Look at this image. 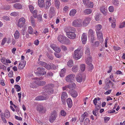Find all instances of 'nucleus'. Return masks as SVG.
I'll list each match as a JSON object with an SVG mask.
<instances>
[{
  "label": "nucleus",
  "mask_w": 125,
  "mask_h": 125,
  "mask_svg": "<svg viewBox=\"0 0 125 125\" xmlns=\"http://www.w3.org/2000/svg\"><path fill=\"white\" fill-rule=\"evenodd\" d=\"M37 110L38 111L42 113H44L46 111V109L41 104L38 105L37 106Z\"/></svg>",
  "instance_id": "9b49d317"
},
{
  "label": "nucleus",
  "mask_w": 125,
  "mask_h": 125,
  "mask_svg": "<svg viewBox=\"0 0 125 125\" xmlns=\"http://www.w3.org/2000/svg\"><path fill=\"white\" fill-rule=\"evenodd\" d=\"M78 66L77 65L74 66L72 68V70L74 72H76L78 70Z\"/></svg>",
  "instance_id": "79ce46f5"
},
{
  "label": "nucleus",
  "mask_w": 125,
  "mask_h": 125,
  "mask_svg": "<svg viewBox=\"0 0 125 125\" xmlns=\"http://www.w3.org/2000/svg\"><path fill=\"white\" fill-rule=\"evenodd\" d=\"M4 115L5 117L8 118L10 116V115L9 112L8 110H6L4 114Z\"/></svg>",
  "instance_id": "c9c22d12"
},
{
  "label": "nucleus",
  "mask_w": 125,
  "mask_h": 125,
  "mask_svg": "<svg viewBox=\"0 0 125 125\" xmlns=\"http://www.w3.org/2000/svg\"><path fill=\"white\" fill-rule=\"evenodd\" d=\"M34 17V18H36L37 15V10H34L33 12H32Z\"/></svg>",
  "instance_id": "5fc2aeb1"
},
{
  "label": "nucleus",
  "mask_w": 125,
  "mask_h": 125,
  "mask_svg": "<svg viewBox=\"0 0 125 125\" xmlns=\"http://www.w3.org/2000/svg\"><path fill=\"white\" fill-rule=\"evenodd\" d=\"M81 50L80 48H79L74 51L73 57L75 59L78 60L80 59L83 55V52Z\"/></svg>",
  "instance_id": "f257e3e1"
},
{
  "label": "nucleus",
  "mask_w": 125,
  "mask_h": 125,
  "mask_svg": "<svg viewBox=\"0 0 125 125\" xmlns=\"http://www.w3.org/2000/svg\"><path fill=\"white\" fill-rule=\"evenodd\" d=\"M87 39L86 34L85 33H83L82 36V41L83 44H85L86 43Z\"/></svg>",
  "instance_id": "6ab92c4d"
},
{
  "label": "nucleus",
  "mask_w": 125,
  "mask_h": 125,
  "mask_svg": "<svg viewBox=\"0 0 125 125\" xmlns=\"http://www.w3.org/2000/svg\"><path fill=\"white\" fill-rule=\"evenodd\" d=\"M67 86L68 88L72 91L74 89L75 84V83L72 82Z\"/></svg>",
  "instance_id": "4be33fe9"
},
{
  "label": "nucleus",
  "mask_w": 125,
  "mask_h": 125,
  "mask_svg": "<svg viewBox=\"0 0 125 125\" xmlns=\"http://www.w3.org/2000/svg\"><path fill=\"white\" fill-rule=\"evenodd\" d=\"M38 63L39 65L43 66L44 67L47 64L46 63L42 61H39L38 62Z\"/></svg>",
  "instance_id": "49530a36"
},
{
  "label": "nucleus",
  "mask_w": 125,
  "mask_h": 125,
  "mask_svg": "<svg viewBox=\"0 0 125 125\" xmlns=\"http://www.w3.org/2000/svg\"><path fill=\"white\" fill-rule=\"evenodd\" d=\"M67 65L70 67L73 66V61L72 60H70L67 62Z\"/></svg>",
  "instance_id": "4c0bfd02"
},
{
  "label": "nucleus",
  "mask_w": 125,
  "mask_h": 125,
  "mask_svg": "<svg viewBox=\"0 0 125 125\" xmlns=\"http://www.w3.org/2000/svg\"><path fill=\"white\" fill-rule=\"evenodd\" d=\"M66 72L65 69H62L61 72L60 73V76L61 77H63L64 76Z\"/></svg>",
  "instance_id": "7c9ffc66"
},
{
  "label": "nucleus",
  "mask_w": 125,
  "mask_h": 125,
  "mask_svg": "<svg viewBox=\"0 0 125 125\" xmlns=\"http://www.w3.org/2000/svg\"><path fill=\"white\" fill-rule=\"evenodd\" d=\"M65 38L64 40V43H63L65 44H70L71 43V42L69 39L66 37Z\"/></svg>",
  "instance_id": "f704fd0d"
},
{
  "label": "nucleus",
  "mask_w": 125,
  "mask_h": 125,
  "mask_svg": "<svg viewBox=\"0 0 125 125\" xmlns=\"http://www.w3.org/2000/svg\"><path fill=\"white\" fill-rule=\"evenodd\" d=\"M54 86V85L52 83L46 85L44 87L45 91L49 94H51L53 93V90L52 88Z\"/></svg>",
  "instance_id": "f03ea898"
},
{
  "label": "nucleus",
  "mask_w": 125,
  "mask_h": 125,
  "mask_svg": "<svg viewBox=\"0 0 125 125\" xmlns=\"http://www.w3.org/2000/svg\"><path fill=\"white\" fill-rule=\"evenodd\" d=\"M92 59L90 60H86V63L89 65V68L91 70H92L94 68L93 65L91 64Z\"/></svg>",
  "instance_id": "5701e85b"
},
{
  "label": "nucleus",
  "mask_w": 125,
  "mask_h": 125,
  "mask_svg": "<svg viewBox=\"0 0 125 125\" xmlns=\"http://www.w3.org/2000/svg\"><path fill=\"white\" fill-rule=\"evenodd\" d=\"M91 18L89 17H86L83 22V25L84 26H87L90 23Z\"/></svg>",
  "instance_id": "dca6fc26"
},
{
  "label": "nucleus",
  "mask_w": 125,
  "mask_h": 125,
  "mask_svg": "<svg viewBox=\"0 0 125 125\" xmlns=\"http://www.w3.org/2000/svg\"><path fill=\"white\" fill-rule=\"evenodd\" d=\"M65 37L64 36L60 35L58 36L57 39L61 43H63L64 42V40Z\"/></svg>",
  "instance_id": "a211bd4d"
},
{
  "label": "nucleus",
  "mask_w": 125,
  "mask_h": 125,
  "mask_svg": "<svg viewBox=\"0 0 125 125\" xmlns=\"http://www.w3.org/2000/svg\"><path fill=\"white\" fill-rule=\"evenodd\" d=\"M114 49L116 51L119 50L121 49L120 47L117 46H114L113 47Z\"/></svg>",
  "instance_id": "680f3d73"
},
{
  "label": "nucleus",
  "mask_w": 125,
  "mask_h": 125,
  "mask_svg": "<svg viewBox=\"0 0 125 125\" xmlns=\"http://www.w3.org/2000/svg\"><path fill=\"white\" fill-rule=\"evenodd\" d=\"M10 15L12 16H17L18 15V12H14L11 13Z\"/></svg>",
  "instance_id": "603ef678"
},
{
  "label": "nucleus",
  "mask_w": 125,
  "mask_h": 125,
  "mask_svg": "<svg viewBox=\"0 0 125 125\" xmlns=\"http://www.w3.org/2000/svg\"><path fill=\"white\" fill-rule=\"evenodd\" d=\"M25 21V19L23 17L20 18L19 20L17 23L18 26L20 28L23 27Z\"/></svg>",
  "instance_id": "423d86ee"
},
{
  "label": "nucleus",
  "mask_w": 125,
  "mask_h": 125,
  "mask_svg": "<svg viewBox=\"0 0 125 125\" xmlns=\"http://www.w3.org/2000/svg\"><path fill=\"white\" fill-rule=\"evenodd\" d=\"M67 97L68 95L66 92H63L62 93L61 98L63 104L65 103V99Z\"/></svg>",
  "instance_id": "f8f14e48"
},
{
  "label": "nucleus",
  "mask_w": 125,
  "mask_h": 125,
  "mask_svg": "<svg viewBox=\"0 0 125 125\" xmlns=\"http://www.w3.org/2000/svg\"><path fill=\"white\" fill-rule=\"evenodd\" d=\"M75 76L73 74H70L66 76L65 78L66 81L68 83L71 82V81L74 79Z\"/></svg>",
  "instance_id": "0eeeda50"
},
{
  "label": "nucleus",
  "mask_w": 125,
  "mask_h": 125,
  "mask_svg": "<svg viewBox=\"0 0 125 125\" xmlns=\"http://www.w3.org/2000/svg\"><path fill=\"white\" fill-rule=\"evenodd\" d=\"M48 97L46 96H40L36 97L35 100H46L47 99Z\"/></svg>",
  "instance_id": "412c9836"
},
{
  "label": "nucleus",
  "mask_w": 125,
  "mask_h": 125,
  "mask_svg": "<svg viewBox=\"0 0 125 125\" xmlns=\"http://www.w3.org/2000/svg\"><path fill=\"white\" fill-rule=\"evenodd\" d=\"M14 37L15 39H18L20 36V34L18 31L16 30L14 34Z\"/></svg>",
  "instance_id": "72a5a7b5"
},
{
  "label": "nucleus",
  "mask_w": 125,
  "mask_h": 125,
  "mask_svg": "<svg viewBox=\"0 0 125 125\" xmlns=\"http://www.w3.org/2000/svg\"><path fill=\"white\" fill-rule=\"evenodd\" d=\"M38 4L41 8H43L44 5V0H38Z\"/></svg>",
  "instance_id": "cd10ccee"
},
{
  "label": "nucleus",
  "mask_w": 125,
  "mask_h": 125,
  "mask_svg": "<svg viewBox=\"0 0 125 125\" xmlns=\"http://www.w3.org/2000/svg\"><path fill=\"white\" fill-rule=\"evenodd\" d=\"M80 68L82 71H84L85 68V65L84 64H81L80 66Z\"/></svg>",
  "instance_id": "8fccbe9b"
},
{
  "label": "nucleus",
  "mask_w": 125,
  "mask_h": 125,
  "mask_svg": "<svg viewBox=\"0 0 125 125\" xmlns=\"http://www.w3.org/2000/svg\"><path fill=\"white\" fill-rule=\"evenodd\" d=\"M47 75L49 77H51L53 75V73L51 72H49L47 74Z\"/></svg>",
  "instance_id": "052dcab7"
},
{
  "label": "nucleus",
  "mask_w": 125,
  "mask_h": 125,
  "mask_svg": "<svg viewBox=\"0 0 125 125\" xmlns=\"http://www.w3.org/2000/svg\"><path fill=\"white\" fill-rule=\"evenodd\" d=\"M26 64V62L25 61L23 60V61H21L19 65L18 68L19 69H23L25 66Z\"/></svg>",
  "instance_id": "2eb2a0df"
},
{
  "label": "nucleus",
  "mask_w": 125,
  "mask_h": 125,
  "mask_svg": "<svg viewBox=\"0 0 125 125\" xmlns=\"http://www.w3.org/2000/svg\"><path fill=\"white\" fill-rule=\"evenodd\" d=\"M1 61L2 63L5 64H6V59L4 57H2L1 59Z\"/></svg>",
  "instance_id": "3c124183"
},
{
  "label": "nucleus",
  "mask_w": 125,
  "mask_h": 125,
  "mask_svg": "<svg viewBox=\"0 0 125 125\" xmlns=\"http://www.w3.org/2000/svg\"><path fill=\"white\" fill-rule=\"evenodd\" d=\"M50 47L56 52H59L61 51V49L58 47H57L55 44H52Z\"/></svg>",
  "instance_id": "f3484780"
},
{
  "label": "nucleus",
  "mask_w": 125,
  "mask_h": 125,
  "mask_svg": "<svg viewBox=\"0 0 125 125\" xmlns=\"http://www.w3.org/2000/svg\"><path fill=\"white\" fill-rule=\"evenodd\" d=\"M37 70L38 71L36 72L35 73L39 76H42L46 74V72L44 71L45 69L42 67H38Z\"/></svg>",
  "instance_id": "7ed1b4c3"
},
{
  "label": "nucleus",
  "mask_w": 125,
  "mask_h": 125,
  "mask_svg": "<svg viewBox=\"0 0 125 125\" xmlns=\"http://www.w3.org/2000/svg\"><path fill=\"white\" fill-rule=\"evenodd\" d=\"M101 12L104 15H106L107 12V10L106 8L102 6L100 8Z\"/></svg>",
  "instance_id": "aec40b11"
},
{
  "label": "nucleus",
  "mask_w": 125,
  "mask_h": 125,
  "mask_svg": "<svg viewBox=\"0 0 125 125\" xmlns=\"http://www.w3.org/2000/svg\"><path fill=\"white\" fill-rule=\"evenodd\" d=\"M125 27V21L121 23L119 26V27L120 28H122Z\"/></svg>",
  "instance_id": "bf43d9fd"
},
{
  "label": "nucleus",
  "mask_w": 125,
  "mask_h": 125,
  "mask_svg": "<svg viewBox=\"0 0 125 125\" xmlns=\"http://www.w3.org/2000/svg\"><path fill=\"white\" fill-rule=\"evenodd\" d=\"M54 54L55 56L57 58H60L61 57V55L59 53L57 52H55Z\"/></svg>",
  "instance_id": "338daca9"
},
{
  "label": "nucleus",
  "mask_w": 125,
  "mask_h": 125,
  "mask_svg": "<svg viewBox=\"0 0 125 125\" xmlns=\"http://www.w3.org/2000/svg\"><path fill=\"white\" fill-rule=\"evenodd\" d=\"M49 11V15L52 18L55 15V13L54 7H51L50 8Z\"/></svg>",
  "instance_id": "4468645a"
},
{
  "label": "nucleus",
  "mask_w": 125,
  "mask_h": 125,
  "mask_svg": "<svg viewBox=\"0 0 125 125\" xmlns=\"http://www.w3.org/2000/svg\"><path fill=\"white\" fill-rule=\"evenodd\" d=\"M90 122V121L88 118H86L84 121V125H87Z\"/></svg>",
  "instance_id": "6e6d98bb"
},
{
  "label": "nucleus",
  "mask_w": 125,
  "mask_h": 125,
  "mask_svg": "<svg viewBox=\"0 0 125 125\" xmlns=\"http://www.w3.org/2000/svg\"><path fill=\"white\" fill-rule=\"evenodd\" d=\"M61 114L62 116H65L66 115V113L63 110H62L61 111Z\"/></svg>",
  "instance_id": "0e129e2a"
},
{
  "label": "nucleus",
  "mask_w": 125,
  "mask_h": 125,
  "mask_svg": "<svg viewBox=\"0 0 125 125\" xmlns=\"http://www.w3.org/2000/svg\"><path fill=\"white\" fill-rule=\"evenodd\" d=\"M76 12L77 11L75 9H72L70 11L69 15L71 16H73L75 15Z\"/></svg>",
  "instance_id": "473e14b6"
},
{
  "label": "nucleus",
  "mask_w": 125,
  "mask_h": 125,
  "mask_svg": "<svg viewBox=\"0 0 125 125\" xmlns=\"http://www.w3.org/2000/svg\"><path fill=\"white\" fill-rule=\"evenodd\" d=\"M84 5L86 7L89 8H92L93 7L94 4L93 3L90 1L85 4Z\"/></svg>",
  "instance_id": "bb28decb"
},
{
  "label": "nucleus",
  "mask_w": 125,
  "mask_h": 125,
  "mask_svg": "<svg viewBox=\"0 0 125 125\" xmlns=\"http://www.w3.org/2000/svg\"><path fill=\"white\" fill-rule=\"evenodd\" d=\"M110 118L108 117H105L104 118V121L105 123H107L110 119Z\"/></svg>",
  "instance_id": "774afa93"
},
{
  "label": "nucleus",
  "mask_w": 125,
  "mask_h": 125,
  "mask_svg": "<svg viewBox=\"0 0 125 125\" xmlns=\"http://www.w3.org/2000/svg\"><path fill=\"white\" fill-rule=\"evenodd\" d=\"M38 63L39 65L43 66L44 67L47 64L46 63L42 61H39L38 62Z\"/></svg>",
  "instance_id": "de8ad7c7"
},
{
  "label": "nucleus",
  "mask_w": 125,
  "mask_h": 125,
  "mask_svg": "<svg viewBox=\"0 0 125 125\" xmlns=\"http://www.w3.org/2000/svg\"><path fill=\"white\" fill-rule=\"evenodd\" d=\"M64 30L66 32H75V30L73 27L68 26L66 27Z\"/></svg>",
  "instance_id": "ddd939ff"
},
{
  "label": "nucleus",
  "mask_w": 125,
  "mask_h": 125,
  "mask_svg": "<svg viewBox=\"0 0 125 125\" xmlns=\"http://www.w3.org/2000/svg\"><path fill=\"white\" fill-rule=\"evenodd\" d=\"M14 87L15 88L17 92H19L21 90L20 86L18 85H15L14 86Z\"/></svg>",
  "instance_id": "37998d69"
},
{
  "label": "nucleus",
  "mask_w": 125,
  "mask_h": 125,
  "mask_svg": "<svg viewBox=\"0 0 125 125\" xmlns=\"http://www.w3.org/2000/svg\"><path fill=\"white\" fill-rule=\"evenodd\" d=\"M57 115L56 111L52 112L51 115L49 118V121L51 123H52L55 120Z\"/></svg>",
  "instance_id": "6e6552de"
},
{
  "label": "nucleus",
  "mask_w": 125,
  "mask_h": 125,
  "mask_svg": "<svg viewBox=\"0 0 125 125\" xmlns=\"http://www.w3.org/2000/svg\"><path fill=\"white\" fill-rule=\"evenodd\" d=\"M109 10L110 12H113L114 10V8L112 6H110L109 8Z\"/></svg>",
  "instance_id": "e2e57ef3"
},
{
  "label": "nucleus",
  "mask_w": 125,
  "mask_h": 125,
  "mask_svg": "<svg viewBox=\"0 0 125 125\" xmlns=\"http://www.w3.org/2000/svg\"><path fill=\"white\" fill-rule=\"evenodd\" d=\"M101 102L99 104V105H95V108L94 109L95 111H97L98 110H99L101 108Z\"/></svg>",
  "instance_id": "a18cd8bd"
},
{
  "label": "nucleus",
  "mask_w": 125,
  "mask_h": 125,
  "mask_svg": "<svg viewBox=\"0 0 125 125\" xmlns=\"http://www.w3.org/2000/svg\"><path fill=\"white\" fill-rule=\"evenodd\" d=\"M102 25L100 24H98L96 25V31H98L100 30L102 28Z\"/></svg>",
  "instance_id": "c03bdc74"
},
{
  "label": "nucleus",
  "mask_w": 125,
  "mask_h": 125,
  "mask_svg": "<svg viewBox=\"0 0 125 125\" xmlns=\"http://www.w3.org/2000/svg\"><path fill=\"white\" fill-rule=\"evenodd\" d=\"M43 78L42 77L39 78L36 77L34 78V79L36 80L35 81V83L38 85H43L46 84V82L44 81L38 80H41L43 79Z\"/></svg>",
  "instance_id": "39448f33"
},
{
  "label": "nucleus",
  "mask_w": 125,
  "mask_h": 125,
  "mask_svg": "<svg viewBox=\"0 0 125 125\" xmlns=\"http://www.w3.org/2000/svg\"><path fill=\"white\" fill-rule=\"evenodd\" d=\"M92 12V10L89 9H86L84 11V13L85 15L90 14Z\"/></svg>",
  "instance_id": "e433bc0d"
},
{
  "label": "nucleus",
  "mask_w": 125,
  "mask_h": 125,
  "mask_svg": "<svg viewBox=\"0 0 125 125\" xmlns=\"http://www.w3.org/2000/svg\"><path fill=\"white\" fill-rule=\"evenodd\" d=\"M82 20L81 19H76L73 21L72 23L73 26L75 27H81L82 26Z\"/></svg>",
  "instance_id": "20e7f679"
},
{
  "label": "nucleus",
  "mask_w": 125,
  "mask_h": 125,
  "mask_svg": "<svg viewBox=\"0 0 125 125\" xmlns=\"http://www.w3.org/2000/svg\"><path fill=\"white\" fill-rule=\"evenodd\" d=\"M96 34L97 37L99 39H101L102 41L103 40V34L101 32L96 31Z\"/></svg>",
  "instance_id": "a878e982"
},
{
  "label": "nucleus",
  "mask_w": 125,
  "mask_h": 125,
  "mask_svg": "<svg viewBox=\"0 0 125 125\" xmlns=\"http://www.w3.org/2000/svg\"><path fill=\"white\" fill-rule=\"evenodd\" d=\"M90 53L89 48L88 47H86L85 51V54L86 55V60H90V59H92V57L90 55Z\"/></svg>",
  "instance_id": "1a4fd4ad"
},
{
  "label": "nucleus",
  "mask_w": 125,
  "mask_h": 125,
  "mask_svg": "<svg viewBox=\"0 0 125 125\" xmlns=\"http://www.w3.org/2000/svg\"><path fill=\"white\" fill-rule=\"evenodd\" d=\"M55 5L57 9L59 8L60 2L59 0H54Z\"/></svg>",
  "instance_id": "2f4dec72"
},
{
  "label": "nucleus",
  "mask_w": 125,
  "mask_h": 125,
  "mask_svg": "<svg viewBox=\"0 0 125 125\" xmlns=\"http://www.w3.org/2000/svg\"><path fill=\"white\" fill-rule=\"evenodd\" d=\"M67 102L68 107L69 108L71 107L73 105L71 99L70 98H68L67 99Z\"/></svg>",
  "instance_id": "393cba45"
},
{
  "label": "nucleus",
  "mask_w": 125,
  "mask_h": 125,
  "mask_svg": "<svg viewBox=\"0 0 125 125\" xmlns=\"http://www.w3.org/2000/svg\"><path fill=\"white\" fill-rule=\"evenodd\" d=\"M113 3L116 6H118L119 4V2L118 0H114Z\"/></svg>",
  "instance_id": "4d7b16f0"
},
{
  "label": "nucleus",
  "mask_w": 125,
  "mask_h": 125,
  "mask_svg": "<svg viewBox=\"0 0 125 125\" xmlns=\"http://www.w3.org/2000/svg\"><path fill=\"white\" fill-rule=\"evenodd\" d=\"M45 67V68L47 70H50L52 69V67L51 65H49V64L47 63Z\"/></svg>",
  "instance_id": "864d4df0"
},
{
  "label": "nucleus",
  "mask_w": 125,
  "mask_h": 125,
  "mask_svg": "<svg viewBox=\"0 0 125 125\" xmlns=\"http://www.w3.org/2000/svg\"><path fill=\"white\" fill-rule=\"evenodd\" d=\"M88 36L89 37L94 36V33L92 30L90 29L89 30L88 32Z\"/></svg>",
  "instance_id": "58836bf2"
},
{
  "label": "nucleus",
  "mask_w": 125,
  "mask_h": 125,
  "mask_svg": "<svg viewBox=\"0 0 125 125\" xmlns=\"http://www.w3.org/2000/svg\"><path fill=\"white\" fill-rule=\"evenodd\" d=\"M14 8L17 9H20L22 7V6L20 3H17L13 5Z\"/></svg>",
  "instance_id": "c756f323"
},
{
  "label": "nucleus",
  "mask_w": 125,
  "mask_h": 125,
  "mask_svg": "<svg viewBox=\"0 0 125 125\" xmlns=\"http://www.w3.org/2000/svg\"><path fill=\"white\" fill-rule=\"evenodd\" d=\"M76 79L77 82L79 83L81 82L83 80L82 75L79 74L77 75L76 77Z\"/></svg>",
  "instance_id": "b1692460"
},
{
  "label": "nucleus",
  "mask_w": 125,
  "mask_h": 125,
  "mask_svg": "<svg viewBox=\"0 0 125 125\" xmlns=\"http://www.w3.org/2000/svg\"><path fill=\"white\" fill-rule=\"evenodd\" d=\"M6 1L10 3H13L18 1L17 0H6Z\"/></svg>",
  "instance_id": "69168bd1"
},
{
  "label": "nucleus",
  "mask_w": 125,
  "mask_h": 125,
  "mask_svg": "<svg viewBox=\"0 0 125 125\" xmlns=\"http://www.w3.org/2000/svg\"><path fill=\"white\" fill-rule=\"evenodd\" d=\"M70 93L72 96L76 97L78 95L77 92L75 90H72L71 91Z\"/></svg>",
  "instance_id": "c85d7f7f"
},
{
  "label": "nucleus",
  "mask_w": 125,
  "mask_h": 125,
  "mask_svg": "<svg viewBox=\"0 0 125 125\" xmlns=\"http://www.w3.org/2000/svg\"><path fill=\"white\" fill-rule=\"evenodd\" d=\"M28 31L29 33L30 34H33L34 33L33 29L31 26H30L29 27Z\"/></svg>",
  "instance_id": "ea45409f"
},
{
  "label": "nucleus",
  "mask_w": 125,
  "mask_h": 125,
  "mask_svg": "<svg viewBox=\"0 0 125 125\" xmlns=\"http://www.w3.org/2000/svg\"><path fill=\"white\" fill-rule=\"evenodd\" d=\"M109 20L112 24L115 23V20L114 18H112L111 17H110L109 18Z\"/></svg>",
  "instance_id": "09e8293b"
},
{
  "label": "nucleus",
  "mask_w": 125,
  "mask_h": 125,
  "mask_svg": "<svg viewBox=\"0 0 125 125\" xmlns=\"http://www.w3.org/2000/svg\"><path fill=\"white\" fill-rule=\"evenodd\" d=\"M60 47L62 50L64 51H66L67 50V47L64 46L62 45L60 46Z\"/></svg>",
  "instance_id": "13d9d810"
},
{
  "label": "nucleus",
  "mask_w": 125,
  "mask_h": 125,
  "mask_svg": "<svg viewBox=\"0 0 125 125\" xmlns=\"http://www.w3.org/2000/svg\"><path fill=\"white\" fill-rule=\"evenodd\" d=\"M74 32H66V35L68 38L72 39H73L76 37V34Z\"/></svg>",
  "instance_id": "9d476101"
},
{
  "label": "nucleus",
  "mask_w": 125,
  "mask_h": 125,
  "mask_svg": "<svg viewBox=\"0 0 125 125\" xmlns=\"http://www.w3.org/2000/svg\"><path fill=\"white\" fill-rule=\"evenodd\" d=\"M51 5L50 2L46 1L45 3V7L46 9H48Z\"/></svg>",
  "instance_id": "a19ab883"
}]
</instances>
